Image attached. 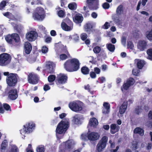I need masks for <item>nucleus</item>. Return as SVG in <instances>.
I'll list each match as a JSON object with an SVG mask.
<instances>
[{"label":"nucleus","instance_id":"1","mask_svg":"<svg viewBox=\"0 0 152 152\" xmlns=\"http://www.w3.org/2000/svg\"><path fill=\"white\" fill-rule=\"evenodd\" d=\"M80 63L78 60L74 58L67 61L64 64L65 69L69 72L77 70L79 68Z\"/></svg>","mask_w":152,"mask_h":152},{"label":"nucleus","instance_id":"2","mask_svg":"<svg viewBox=\"0 0 152 152\" xmlns=\"http://www.w3.org/2000/svg\"><path fill=\"white\" fill-rule=\"evenodd\" d=\"M69 126V119H65L61 121L58 125L56 129L57 136L58 134L64 133Z\"/></svg>","mask_w":152,"mask_h":152},{"label":"nucleus","instance_id":"3","mask_svg":"<svg viewBox=\"0 0 152 152\" xmlns=\"http://www.w3.org/2000/svg\"><path fill=\"white\" fill-rule=\"evenodd\" d=\"M75 144L72 140H68L63 143L59 147V152H69V149L72 148Z\"/></svg>","mask_w":152,"mask_h":152},{"label":"nucleus","instance_id":"4","mask_svg":"<svg viewBox=\"0 0 152 152\" xmlns=\"http://www.w3.org/2000/svg\"><path fill=\"white\" fill-rule=\"evenodd\" d=\"M45 12L44 9L41 7H38L33 14V18L35 20L42 21L45 18Z\"/></svg>","mask_w":152,"mask_h":152},{"label":"nucleus","instance_id":"5","mask_svg":"<svg viewBox=\"0 0 152 152\" xmlns=\"http://www.w3.org/2000/svg\"><path fill=\"white\" fill-rule=\"evenodd\" d=\"M83 104L82 102L76 101L70 102L69 104V107L73 111L78 113L83 110Z\"/></svg>","mask_w":152,"mask_h":152},{"label":"nucleus","instance_id":"6","mask_svg":"<svg viewBox=\"0 0 152 152\" xmlns=\"http://www.w3.org/2000/svg\"><path fill=\"white\" fill-rule=\"evenodd\" d=\"M11 57L7 53H3L0 55V66H4L8 64L10 62Z\"/></svg>","mask_w":152,"mask_h":152},{"label":"nucleus","instance_id":"7","mask_svg":"<svg viewBox=\"0 0 152 152\" xmlns=\"http://www.w3.org/2000/svg\"><path fill=\"white\" fill-rule=\"evenodd\" d=\"M18 76L17 74L11 73L9 75L6 79V82L10 86H14L17 83Z\"/></svg>","mask_w":152,"mask_h":152},{"label":"nucleus","instance_id":"8","mask_svg":"<svg viewBox=\"0 0 152 152\" xmlns=\"http://www.w3.org/2000/svg\"><path fill=\"white\" fill-rule=\"evenodd\" d=\"M108 141V138L106 136L103 137L99 141L96 145V150L100 152L102 151L106 146Z\"/></svg>","mask_w":152,"mask_h":152},{"label":"nucleus","instance_id":"9","mask_svg":"<svg viewBox=\"0 0 152 152\" xmlns=\"http://www.w3.org/2000/svg\"><path fill=\"white\" fill-rule=\"evenodd\" d=\"M38 36V34L36 31L31 30L28 32L25 36L27 40L29 42H33L36 40Z\"/></svg>","mask_w":152,"mask_h":152},{"label":"nucleus","instance_id":"10","mask_svg":"<svg viewBox=\"0 0 152 152\" xmlns=\"http://www.w3.org/2000/svg\"><path fill=\"white\" fill-rule=\"evenodd\" d=\"M148 46V42L145 40H140L137 43V47L138 50L142 51L145 50Z\"/></svg>","mask_w":152,"mask_h":152},{"label":"nucleus","instance_id":"11","mask_svg":"<svg viewBox=\"0 0 152 152\" xmlns=\"http://www.w3.org/2000/svg\"><path fill=\"white\" fill-rule=\"evenodd\" d=\"M28 79L29 83L32 84L37 83L38 80L37 75L34 73H31L29 74Z\"/></svg>","mask_w":152,"mask_h":152},{"label":"nucleus","instance_id":"12","mask_svg":"<svg viewBox=\"0 0 152 152\" xmlns=\"http://www.w3.org/2000/svg\"><path fill=\"white\" fill-rule=\"evenodd\" d=\"M99 137L100 135L98 133L94 132H91L88 135V139L92 141L98 140Z\"/></svg>","mask_w":152,"mask_h":152},{"label":"nucleus","instance_id":"13","mask_svg":"<svg viewBox=\"0 0 152 152\" xmlns=\"http://www.w3.org/2000/svg\"><path fill=\"white\" fill-rule=\"evenodd\" d=\"M57 80L59 83H65L67 81V77L66 75L63 74H60L57 77Z\"/></svg>","mask_w":152,"mask_h":152},{"label":"nucleus","instance_id":"14","mask_svg":"<svg viewBox=\"0 0 152 152\" xmlns=\"http://www.w3.org/2000/svg\"><path fill=\"white\" fill-rule=\"evenodd\" d=\"M18 97L17 91L16 89L11 90L9 93V98L11 99L15 100Z\"/></svg>","mask_w":152,"mask_h":152},{"label":"nucleus","instance_id":"15","mask_svg":"<svg viewBox=\"0 0 152 152\" xmlns=\"http://www.w3.org/2000/svg\"><path fill=\"white\" fill-rule=\"evenodd\" d=\"M46 66L47 70L50 73H53L54 71V68L55 67V64L54 63L50 61L47 62Z\"/></svg>","mask_w":152,"mask_h":152},{"label":"nucleus","instance_id":"16","mask_svg":"<svg viewBox=\"0 0 152 152\" xmlns=\"http://www.w3.org/2000/svg\"><path fill=\"white\" fill-rule=\"evenodd\" d=\"M23 126L25 127L27 134H28L32 132L34 129L35 124L32 123H29L24 125Z\"/></svg>","mask_w":152,"mask_h":152},{"label":"nucleus","instance_id":"17","mask_svg":"<svg viewBox=\"0 0 152 152\" xmlns=\"http://www.w3.org/2000/svg\"><path fill=\"white\" fill-rule=\"evenodd\" d=\"M110 132L111 134H114L118 132L120 129V126L115 124H112L110 126Z\"/></svg>","mask_w":152,"mask_h":152},{"label":"nucleus","instance_id":"18","mask_svg":"<svg viewBox=\"0 0 152 152\" xmlns=\"http://www.w3.org/2000/svg\"><path fill=\"white\" fill-rule=\"evenodd\" d=\"M24 49L25 53L27 54H29L32 49L30 43L28 42H26L24 44Z\"/></svg>","mask_w":152,"mask_h":152},{"label":"nucleus","instance_id":"19","mask_svg":"<svg viewBox=\"0 0 152 152\" xmlns=\"http://www.w3.org/2000/svg\"><path fill=\"white\" fill-rule=\"evenodd\" d=\"M128 103L127 102H124L120 107L119 112L121 114H124L127 109Z\"/></svg>","mask_w":152,"mask_h":152},{"label":"nucleus","instance_id":"20","mask_svg":"<svg viewBox=\"0 0 152 152\" xmlns=\"http://www.w3.org/2000/svg\"><path fill=\"white\" fill-rule=\"evenodd\" d=\"M61 27L64 30L67 31H70L73 28L72 25L69 26L64 22L61 23Z\"/></svg>","mask_w":152,"mask_h":152},{"label":"nucleus","instance_id":"21","mask_svg":"<svg viewBox=\"0 0 152 152\" xmlns=\"http://www.w3.org/2000/svg\"><path fill=\"white\" fill-rule=\"evenodd\" d=\"M83 19V17L80 15H76L73 18L74 21L76 23H81Z\"/></svg>","mask_w":152,"mask_h":152},{"label":"nucleus","instance_id":"22","mask_svg":"<svg viewBox=\"0 0 152 152\" xmlns=\"http://www.w3.org/2000/svg\"><path fill=\"white\" fill-rule=\"evenodd\" d=\"M81 118L78 115H76L72 118V121L76 124H81Z\"/></svg>","mask_w":152,"mask_h":152},{"label":"nucleus","instance_id":"23","mask_svg":"<svg viewBox=\"0 0 152 152\" xmlns=\"http://www.w3.org/2000/svg\"><path fill=\"white\" fill-rule=\"evenodd\" d=\"M98 120L95 118H93L90 119L89 125L90 126L95 127L98 124Z\"/></svg>","mask_w":152,"mask_h":152},{"label":"nucleus","instance_id":"24","mask_svg":"<svg viewBox=\"0 0 152 152\" xmlns=\"http://www.w3.org/2000/svg\"><path fill=\"white\" fill-rule=\"evenodd\" d=\"M106 47L108 50L111 53L114 52L115 49V46L114 45L111 43H107L106 45Z\"/></svg>","mask_w":152,"mask_h":152},{"label":"nucleus","instance_id":"25","mask_svg":"<svg viewBox=\"0 0 152 152\" xmlns=\"http://www.w3.org/2000/svg\"><path fill=\"white\" fill-rule=\"evenodd\" d=\"M92 27L91 24L90 23L88 22L84 26L85 30V31L89 33L91 31Z\"/></svg>","mask_w":152,"mask_h":152},{"label":"nucleus","instance_id":"26","mask_svg":"<svg viewBox=\"0 0 152 152\" xmlns=\"http://www.w3.org/2000/svg\"><path fill=\"white\" fill-rule=\"evenodd\" d=\"M135 62H137V67L139 69H142L145 64V62L143 60L135 59Z\"/></svg>","mask_w":152,"mask_h":152},{"label":"nucleus","instance_id":"27","mask_svg":"<svg viewBox=\"0 0 152 152\" xmlns=\"http://www.w3.org/2000/svg\"><path fill=\"white\" fill-rule=\"evenodd\" d=\"M134 133L139 134L141 136H142L144 134V130L140 127L136 128L134 129Z\"/></svg>","mask_w":152,"mask_h":152},{"label":"nucleus","instance_id":"28","mask_svg":"<svg viewBox=\"0 0 152 152\" xmlns=\"http://www.w3.org/2000/svg\"><path fill=\"white\" fill-rule=\"evenodd\" d=\"M68 37L70 40L72 39L75 41H77L79 39V37L77 34H74L72 35H70L68 36Z\"/></svg>","mask_w":152,"mask_h":152},{"label":"nucleus","instance_id":"29","mask_svg":"<svg viewBox=\"0 0 152 152\" xmlns=\"http://www.w3.org/2000/svg\"><path fill=\"white\" fill-rule=\"evenodd\" d=\"M12 39H13L15 42H19L20 41V37L17 34H12Z\"/></svg>","mask_w":152,"mask_h":152},{"label":"nucleus","instance_id":"30","mask_svg":"<svg viewBox=\"0 0 152 152\" xmlns=\"http://www.w3.org/2000/svg\"><path fill=\"white\" fill-rule=\"evenodd\" d=\"M145 36L148 40H152V30L147 31L145 33Z\"/></svg>","mask_w":152,"mask_h":152},{"label":"nucleus","instance_id":"31","mask_svg":"<svg viewBox=\"0 0 152 152\" xmlns=\"http://www.w3.org/2000/svg\"><path fill=\"white\" fill-rule=\"evenodd\" d=\"M31 1V4L32 5L35 4H42V2L40 0H26L27 2H29Z\"/></svg>","mask_w":152,"mask_h":152},{"label":"nucleus","instance_id":"32","mask_svg":"<svg viewBox=\"0 0 152 152\" xmlns=\"http://www.w3.org/2000/svg\"><path fill=\"white\" fill-rule=\"evenodd\" d=\"M123 8L122 5H120L117 8L116 10V14L118 15H121L123 12Z\"/></svg>","mask_w":152,"mask_h":152},{"label":"nucleus","instance_id":"33","mask_svg":"<svg viewBox=\"0 0 152 152\" xmlns=\"http://www.w3.org/2000/svg\"><path fill=\"white\" fill-rule=\"evenodd\" d=\"M81 70L82 73L84 75L88 74L89 71V69L86 66L82 67Z\"/></svg>","mask_w":152,"mask_h":152},{"label":"nucleus","instance_id":"34","mask_svg":"<svg viewBox=\"0 0 152 152\" xmlns=\"http://www.w3.org/2000/svg\"><path fill=\"white\" fill-rule=\"evenodd\" d=\"M147 53L148 55L147 58L152 60V49L148 50L147 51Z\"/></svg>","mask_w":152,"mask_h":152},{"label":"nucleus","instance_id":"35","mask_svg":"<svg viewBox=\"0 0 152 152\" xmlns=\"http://www.w3.org/2000/svg\"><path fill=\"white\" fill-rule=\"evenodd\" d=\"M127 36L126 34H125L123 35L122 37L121 42L122 44L124 46H125L126 44Z\"/></svg>","mask_w":152,"mask_h":152},{"label":"nucleus","instance_id":"36","mask_svg":"<svg viewBox=\"0 0 152 152\" xmlns=\"http://www.w3.org/2000/svg\"><path fill=\"white\" fill-rule=\"evenodd\" d=\"M8 2V0L2 1L0 4V10H2L6 6V3Z\"/></svg>","mask_w":152,"mask_h":152},{"label":"nucleus","instance_id":"37","mask_svg":"<svg viewBox=\"0 0 152 152\" xmlns=\"http://www.w3.org/2000/svg\"><path fill=\"white\" fill-rule=\"evenodd\" d=\"M135 81L134 79L132 78H130L127 81L126 83L130 86H132L134 84Z\"/></svg>","mask_w":152,"mask_h":152},{"label":"nucleus","instance_id":"38","mask_svg":"<svg viewBox=\"0 0 152 152\" xmlns=\"http://www.w3.org/2000/svg\"><path fill=\"white\" fill-rule=\"evenodd\" d=\"M3 15L9 18H11L13 20L14 19V18L13 17V15L8 12L4 13Z\"/></svg>","mask_w":152,"mask_h":152},{"label":"nucleus","instance_id":"39","mask_svg":"<svg viewBox=\"0 0 152 152\" xmlns=\"http://www.w3.org/2000/svg\"><path fill=\"white\" fill-rule=\"evenodd\" d=\"M37 152H44L45 149L43 146H39L36 148Z\"/></svg>","mask_w":152,"mask_h":152},{"label":"nucleus","instance_id":"40","mask_svg":"<svg viewBox=\"0 0 152 152\" xmlns=\"http://www.w3.org/2000/svg\"><path fill=\"white\" fill-rule=\"evenodd\" d=\"M114 21L117 24H121V21L119 17L118 16H115L113 18Z\"/></svg>","mask_w":152,"mask_h":152},{"label":"nucleus","instance_id":"41","mask_svg":"<svg viewBox=\"0 0 152 152\" xmlns=\"http://www.w3.org/2000/svg\"><path fill=\"white\" fill-rule=\"evenodd\" d=\"M68 7L71 10H75L77 8V5L75 3L70 4H69Z\"/></svg>","mask_w":152,"mask_h":152},{"label":"nucleus","instance_id":"42","mask_svg":"<svg viewBox=\"0 0 152 152\" xmlns=\"http://www.w3.org/2000/svg\"><path fill=\"white\" fill-rule=\"evenodd\" d=\"M56 76L53 75H51L49 76L48 77V80L49 82H53L55 79Z\"/></svg>","mask_w":152,"mask_h":152},{"label":"nucleus","instance_id":"43","mask_svg":"<svg viewBox=\"0 0 152 152\" xmlns=\"http://www.w3.org/2000/svg\"><path fill=\"white\" fill-rule=\"evenodd\" d=\"M14 28L19 33H20L22 29V27L20 25H15V26H14Z\"/></svg>","mask_w":152,"mask_h":152},{"label":"nucleus","instance_id":"44","mask_svg":"<svg viewBox=\"0 0 152 152\" xmlns=\"http://www.w3.org/2000/svg\"><path fill=\"white\" fill-rule=\"evenodd\" d=\"M12 35H8L5 37L6 41L9 43H11L12 42Z\"/></svg>","mask_w":152,"mask_h":152},{"label":"nucleus","instance_id":"45","mask_svg":"<svg viewBox=\"0 0 152 152\" xmlns=\"http://www.w3.org/2000/svg\"><path fill=\"white\" fill-rule=\"evenodd\" d=\"M18 151V148L15 145L12 146L9 152H17Z\"/></svg>","mask_w":152,"mask_h":152},{"label":"nucleus","instance_id":"46","mask_svg":"<svg viewBox=\"0 0 152 152\" xmlns=\"http://www.w3.org/2000/svg\"><path fill=\"white\" fill-rule=\"evenodd\" d=\"M94 52L96 53H98L100 52L101 51V48L99 47H95L93 50Z\"/></svg>","mask_w":152,"mask_h":152},{"label":"nucleus","instance_id":"47","mask_svg":"<svg viewBox=\"0 0 152 152\" xmlns=\"http://www.w3.org/2000/svg\"><path fill=\"white\" fill-rule=\"evenodd\" d=\"M7 145V142L6 140L4 141L2 143L1 149L2 150H4Z\"/></svg>","mask_w":152,"mask_h":152},{"label":"nucleus","instance_id":"48","mask_svg":"<svg viewBox=\"0 0 152 152\" xmlns=\"http://www.w3.org/2000/svg\"><path fill=\"white\" fill-rule=\"evenodd\" d=\"M88 135H87L86 133L82 134H81V139L83 140H87L88 139Z\"/></svg>","mask_w":152,"mask_h":152},{"label":"nucleus","instance_id":"49","mask_svg":"<svg viewBox=\"0 0 152 152\" xmlns=\"http://www.w3.org/2000/svg\"><path fill=\"white\" fill-rule=\"evenodd\" d=\"M48 48L45 46H44L42 47L41 49V51L42 53H45L48 52Z\"/></svg>","mask_w":152,"mask_h":152},{"label":"nucleus","instance_id":"50","mask_svg":"<svg viewBox=\"0 0 152 152\" xmlns=\"http://www.w3.org/2000/svg\"><path fill=\"white\" fill-rule=\"evenodd\" d=\"M104 109L110 110V105L107 102H104L103 104Z\"/></svg>","mask_w":152,"mask_h":152},{"label":"nucleus","instance_id":"51","mask_svg":"<svg viewBox=\"0 0 152 152\" xmlns=\"http://www.w3.org/2000/svg\"><path fill=\"white\" fill-rule=\"evenodd\" d=\"M110 4L108 3L105 2L102 5V7L104 9H108L110 7Z\"/></svg>","mask_w":152,"mask_h":152},{"label":"nucleus","instance_id":"52","mask_svg":"<svg viewBox=\"0 0 152 152\" xmlns=\"http://www.w3.org/2000/svg\"><path fill=\"white\" fill-rule=\"evenodd\" d=\"M110 26V25L108 22H106L104 25L102 26V28L104 29H107Z\"/></svg>","mask_w":152,"mask_h":152},{"label":"nucleus","instance_id":"53","mask_svg":"<svg viewBox=\"0 0 152 152\" xmlns=\"http://www.w3.org/2000/svg\"><path fill=\"white\" fill-rule=\"evenodd\" d=\"M26 152H34L31 148V145L30 144H29L28 145V148H27Z\"/></svg>","mask_w":152,"mask_h":152},{"label":"nucleus","instance_id":"54","mask_svg":"<svg viewBox=\"0 0 152 152\" xmlns=\"http://www.w3.org/2000/svg\"><path fill=\"white\" fill-rule=\"evenodd\" d=\"M142 109L141 108L138 107L136 108L135 110V113L137 114H139L140 113L142 112Z\"/></svg>","mask_w":152,"mask_h":152},{"label":"nucleus","instance_id":"55","mask_svg":"<svg viewBox=\"0 0 152 152\" xmlns=\"http://www.w3.org/2000/svg\"><path fill=\"white\" fill-rule=\"evenodd\" d=\"M80 37L82 40H84L87 38V35L86 34L83 33L81 35Z\"/></svg>","mask_w":152,"mask_h":152},{"label":"nucleus","instance_id":"56","mask_svg":"<svg viewBox=\"0 0 152 152\" xmlns=\"http://www.w3.org/2000/svg\"><path fill=\"white\" fill-rule=\"evenodd\" d=\"M26 129L25 127H24L23 129L20 130V133L21 134L24 135L26 133L27 134V132H26Z\"/></svg>","mask_w":152,"mask_h":152},{"label":"nucleus","instance_id":"57","mask_svg":"<svg viewBox=\"0 0 152 152\" xmlns=\"http://www.w3.org/2000/svg\"><path fill=\"white\" fill-rule=\"evenodd\" d=\"M58 15L60 17H63L64 15V11L61 10L58 13Z\"/></svg>","mask_w":152,"mask_h":152},{"label":"nucleus","instance_id":"58","mask_svg":"<svg viewBox=\"0 0 152 152\" xmlns=\"http://www.w3.org/2000/svg\"><path fill=\"white\" fill-rule=\"evenodd\" d=\"M67 58V56L64 54H62L60 56V59L61 60H65Z\"/></svg>","mask_w":152,"mask_h":152},{"label":"nucleus","instance_id":"59","mask_svg":"<svg viewBox=\"0 0 152 152\" xmlns=\"http://www.w3.org/2000/svg\"><path fill=\"white\" fill-rule=\"evenodd\" d=\"M4 107L6 110H10V107L9 105L7 104H4L3 105Z\"/></svg>","mask_w":152,"mask_h":152},{"label":"nucleus","instance_id":"60","mask_svg":"<svg viewBox=\"0 0 152 152\" xmlns=\"http://www.w3.org/2000/svg\"><path fill=\"white\" fill-rule=\"evenodd\" d=\"M130 86L129 85H128L127 83H126L123 85V88L124 89L127 90L129 88Z\"/></svg>","mask_w":152,"mask_h":152},{"label":"nucleus","instance_id":"61","mask_svg":"<svg viewBox=\"0 0 152 152\" xmlns=\"http://www.w3.org/2000/svg\"><path fill=\"white\" fill-rule=\"evenodd\" d=\"M139 73V70L137 69H134L132 70V73L134 75H137Z\"/></svg>","mask_w":152,"mask_h":152},{"label":"nucleus","instance_id":"62","mask_svg":"<svg viewBox=\"0 0 152 152\" xmlns=\"http://www.w3.org/2000/svg\"><path fill=\"white\" fill-rule=\"evenodd\" d=\"M128 48L132 49L134 47V45L132 42H129L128 44Z\"/></svg>","mask_w":152,"mask_h":152},{"label":"nucleus","instance_id":"63","mask_svg":"<svg viewBox=\"0 0 152 152\" xmlns=\"http://www.w3.org/2000/svg\"><path fill=\"white\" fill-rule=\"evenodd\" d=\"M90 76L92 78H95L96 76V75L95 73L93 72H90Z\"/></svg>","mask_w":152,"mask_h":152},{"label":"nucleus","instance_id":"64","mask_svg":"<svg viewBox=\"0 0 152 152\" xmlns=\"http://www.w3.org/2000/svg\"><path fill=\"white\" fill-rule=\"evenodd\" d=\"M43 88L44 91H47L49 90L50 89V88L48 85L46 84L44 86Z\"/></svg>","mask_w":152,"mask_h":152}]
</instances>
